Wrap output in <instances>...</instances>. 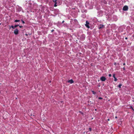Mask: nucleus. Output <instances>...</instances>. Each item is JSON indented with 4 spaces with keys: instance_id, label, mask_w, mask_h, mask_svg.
<instances>
[{
    "instance_id": "15",
    "label": "nucleus",
    "mask_w": 134,
    "mask_h": 134,
    "mask_svg": "<svg viewBox=\"0 0 134 134\" xmlns=\"http://www.w3.org/2000/svg\"><path fill=\"white\" fill-rule=\"evenodd\" d=\"M21 21L24 24L25 23L24 21L23 20H21Z\"/></svg>"
},
{
    "instance_id": "23",
    "label": "nucleus",
    "mask_w": 134,
    "mask_h": 134,
    "mask_svg": "<svg viewBox=\"0 0 134 134\" xmlns=\"http://www.w3.org/2000/svg\"><path fill=\"white\" fill-rule=\"evenodd\" d=\"M64 21H63L62 22V23H63L64 22Z\"/></svg>"
},
{
    "instance_id": "32",
    "label": "nucleus",
    "mask_w": 134,
    "mask_h": 134,
    "mask_svg": "<svg viewBox=\"0 0 134 134\" xmlns=\"http://www.w3.org/2000/svg\"><path fill=\"white\" fill-rule=\"evenodd\" d=\"M1 25V23H0V25Z\"/></svg>"
},
{
    "instance_id": "18",
    "label": "nucleus",
    "mask_w": 134,
    "mask_h": 134,
    "mask_svg": "<svg viewBox=\"0 0 134 134\" xmlns=\"http://www.w3.org/2000/svg\"><path fill=\"white\" fill-rule=\"evenodd\" d=\"M109 77H111V74H109Z\"/></svg>"
},
{
    "instance_id": "2",
    "label": "nucleus",
    "mask_w": 134,
    "mask_h": 134,
    "mask_svg": "<svg viewBox=\"0 0 134 134\" xmlns=\"http://www.w3.org/2000/svg\"><path fill=\"white\" fill-rule=\"evenodd\" d=\"M128 9V7L127 5L124 6L123 8V10L124 11H127Z\"/></svg>"
},
{
    "instance_id": "10",
    "label": "nucleus",
    "mask_w": 134,
    "mask_h": 134,
    "mask_svg": "<svg viewBox=\"0 0 134 134\" xmlns=\"http://www.w3.org/2000/svg\"><path fill=\"white\" fill-rule=\"evenodd\" d=\"M83 38H81V39L82 40H83L85 38V35H83Z\"/></svg>"
},
{
    "instance_id": "13",
    "label": "nucleus",
    "mask_w": 134,
    "mask_h": 134,
    "mask_svg": "<svg viewBox=\"0 0 134 134\" xmlns=\"http://www.w3.org/2000/svg\"><path fill=\"white\" fill-rule=\"evenodd\" d=\"M92 92L93 93V94H96V92H94V91H92Z\"/></svg>"
},
{
    "instance_id": "1",
    "label": "nucleus",
    "mask_w": 134,
    "mask_h": 134,
    "mask_svg": "<svg viewBox=\"0 0 134 134\" xmlns=\"http://www.w3.org/2000/svg\"><path fill=\"white\" fill-rule=\"evenodd\" d=\"M104 25L102 24H100L98 26V28L99 29H101L104 28Z\"/></svg>"
},
{
    "instance_id": "25",
    "label": "nucleus",
    "mask_w": 134,
    "mask_h": 134,
    "mask_svg": "<svg viewBox=\"0 0 134 134\" xmlns=\"http://www.w3.org/2000/svg\"><path fill=\"white\" fill-rule=\"evenodd\" d=\"M53 31H54V30H52L51 31L52 32Z\"/></svg>"
},
{
    "instance_id": "11",
    "label": "nucleus",
    "mask_w": 134,
    "mask_h": 134,
    "mask_svg": "<svg viewBox=\"0 0 134 134\" xmlns=\"http://www.w3.org/2000/svg\"><path fill=\"white\" fill-rule=\"evenodd\" d=\"M19 26V25H15L14 26L15 28H16Z\"/></svg>"
},
{
    "instance_id": "33",
    "label": "nucleus",
    "mask_w": 134,
    "mask_h": 134,
    "mask_svg": "<svg viewBox=\"0 0 134 134\" xmlns=\"http://www.w3.org/2000/svg\"><path fill=\"white\" fill-rule=\"evenodd\" d=\"M133 101H134V100H133Z\"/></svg>"
},
{
    "instance_id": "17",
    "label": "nucleus",
    "mask_w": 134,
    "mask_h": 134,
    "mask_svg": "<svg viewBox=\"0 0 134 134\" xmlns=\"http://www.w3.org/2000/svg\"><path fill=\"white\" fill-rule=\"evenodd\" d=\"M89 131H91V130H92L91 128H89Z\"/></svg>"
},
{
    "instance_id": "20",
    "label": "nucleus",
    "mask_w": 134,
    "mask_h": 134,
    "mask_svg": "<svg viewBox=\"0 0 134 134\" xmlns=\"http://www.w3.org/2000/svg\"><path fill=\"white\" fill-rule=\"evenodd\" d=\"M57 0H55L54 1H53V2H54L55 3V2H56Z\"/></svg>"
},
{
    "instance_id": "14",
    "label": "nucleus",
    "mask_w": 134,
    "mask_h": 134,
    "mask_svg": "<svg viewBox=\"0 0 134 134\" xmlns=\"http://www.w3.org/2000/svg\"><path fill=\"white\" fill-rule=\"evenodd\" d=\"M121 85H122L121 84H119V85L118 87L120 88L121 87Z\"/></svg>"
},
{
    "instance_id": "6",
    "label": "nucleus",
    "mask_w": 134,
    "mask_h": 134,
    "mask_svg": "<svg viewBox=\"0 0 134 134\" xmlns=\"http://www.w3.org/2000/svg\"><path fill=\"white\" fill-rule=\"evenodd\" d=\"M68 82L69 83H73L74 82H73V80L72 79H71V80H68Z\"/></svg>"
},
{
    "instance_id": "19",
    "label": "nucleus",
    "mask_w": 134,
    "mask_h": 134,
    "mask_svg": "<svg viewBox=\"0 0 134 134\" xmlns=\"http://www.w3.org/2000/svg\"><path fill=\"white\" fill-rule=\"evenodd\" d=\"M19 26L20 28H22V27H23V26H19Z\"/></svg>"
},
{
    "instance_id": "22",
    "label": "nucleus",
    "mask_w": 134,
    "mask_h": 134,
    "mask_svg": "<svg viewBox=\"0 0 134 134\" xmlns=\"http://www.w3.org/2000/svg\"><path fill=\"white\" fill-rule=\"evenodd\" d=\"M79 112L80 113H82V114L83 113L81 112V111H79Z\"/></svg>"
},
{
    "instance_id": "24",
    "label": "nucleus",
    "mask_w": 134,
    "mask_h": 134,
    "mask_svg": "<svg viewBox=\"0 0 134 134\" xmlns=\"http://www.w3.org/2000/svg\"><path fill=\"white\" fill-rule=\"evenodd\" d=\"M125 39L126 40V39H127V38L126 37L125 38Z\"/></svg>"
},
{
    "instance_id": "28",
    "label": "nucleus",
    "mask_w": 134,
    "mask_h": 134,
    "mask_svg": "<svg viewBox=\"0 0 134 134\" xmlns=\"http://www.w3.org/2000/svg\"><path fill=\"white\" fill-rule=\"evenodd\" d=\"M108 121H109V119H108Z\"/></svg>"
},
{
    "instance_id": "4",
    "label": "nucleus",
    "mask_w": 134,
    "mask_h": 134,
    "mask_svg": "<svg viewBox=\"0 0 134 134\" xmlns=\"http://www.w3.org/2000/svg\"><path fill=\"white\" fill-rule=\"evenodd\" d=\"M106 79L105 77L104 76L100 78V80L102 81H104Z\"/></svg>"
},
{
    "instance_id": "7",
    "label": "nucleus",
    "mask_w": 134,
    "mask_h": 134,
    "mask_svg": "<svg viewBox=\"0 0 134 134\" xmlns=\"http://www.w3.org/2000/svg\"><path fill=\"white\" fill-rule=\"evenodd\" d=\"M20 21L19 20H15L14 22H19Z\"/></svg>"
},
{
    "instance_id": "21",
    "label": "nucleus",
    "mask_w": 134,
    "mask_h": 134,
    "mask_svg": "<svg viewBox=\"0 0 134 134\" xmlns=\"http://www.w3.org/2000/svg\"><path fill=\"white\" fill-rule=\"evenodd\" d=\"M113 77L114 78V77H115V74H114L113 75Z\"/></svg>"
},
{
    "instance_id": "26",
    "label": "nucleus",
    "mask_w": 134,
    "mask_h": 134,
    "mask_svg": "<svg viewBox=\"0 0 134 134\" xmlns=\"http://www.w3.org/2000/svg\"><path fill=\"white\" fill-rule=\"evenodd\" d=\"M25 35H26V36H27V35H27V34H25Z\"/></svg>"
},
{
    "instance_id": "16",
    "label": "nucleus",
    "mask_w": 134,
    "mask_h": 134,
    "mask_svg": "<svg viewBox=\"0 0 134 134\" xmlns=\"http://www.w3.org/2000/svg\"><path fill=\"white\" fill-rule=\"evenodd\" d=\"M98 99H103V98L102 97H99L98 98Z\"/></svg>"
},
{
    "instance_id": "8",
    "label": "nucleus",
    "mask_w": 134,
    "mask_h": 134,
    "mask_svg": "<svg viewBox=\"0 0 134 134\" xmlns=\"http://www.w3.org/2000/svg\"><path fill=\"white\" fill-rule=\"evenodd\" d=\"M57 2H55V4L54 5V7H56L57 6Z\"/></svg>"
},
{
    "instance_id": "29",
    "label": "nucleus",
    "mask_w": 134,
    "mask_h": 134,
    "mask_svg": "<svg viewBox=\"0 0 134 134\" xmlns=\"http://www.w3.org/2000/svg\"><path fill=\"white\" fill-rule=\"evenodd\" d=\"M116 64V63H114V64L115 65Z\"/></svg>"
},
{
    "instance_id": "12",
    "label": "nucleus",
    "mask_w": 134,
    "mask_h": 134,
    "mask_svg": "<svg viewBox=\"0 0 134 134\" xmlns=\"http://www.w3.org/2000/svg\"><path fill=\"white\" fill-rule=\"evenodd\" d=\"M114 81H116L117 80V79L115 77H114Z\"/></svg>"
},
{
    "instance_id": "5",
    "label": "nucleus",
    "mask_w": 134,
    "mask_h": 134,
    "mask_svg": "<svg viewBox=\"0 0 134 134\" xmlns=\"http://www.w3.org/2000/svg\"><path fill=\"white\" fill-rule=\"evenodd\" d=\"M14 34H18V30L17 29H16L14 31Z\"/></svg>"
},
{
    "instance_id": "31",
    "label": "nucleus",
    "mask_w": 134,
    "mask_h": 134,
    "mask_svg": "<svg viewBox=\"0 0 134 134\" xmlns=\"http://www.w3.org/2000/svg\"><path fill=\"white\" fill-rule=\"evenodd\" d=\"M51 82V81H49V82Z\"/></svg>"
},
{
    "instance_id": "9",
    "label": "nucleus",
    "mask_w": 134,
    "mask_h": 134,
    "mask_svg": "<svg viewBox=\"0 0 134 134\" xmlns=\"http://www.w3.org/2000/svg\"><path fill=\"white\" fill-rule=\"evenodd\" d=\"M11 27L13 29H14V28H15V27H14V26L13 25H12L11 26ZM11 28V27L10 26V28Z\"/></svg>"
},
{
    "instance_id": "30",
    "label": "nucleus",
    "mask_w": 134,
    "mask_h": 134,
    "mask_svg": "<svg viewBox=\"0 0 134 134\" xmlns=\"http://www.w3.org/2000/svg\"><path fill=\"white\" fill-rule=\"evenodd\" d=\"M117 118V116L115 117V118Z\"/></svg>"
},
{
    "instance_id": "27",
    "label": "nucleus",
    "mask_w": 134,
    "mask_h": 134,
    "mask_svg": "<svg viewBox=\"0 0 134 134\" xmlns=\"http://www.w3.org/2000/svg\"><path fill=\"white\" fill-rule=\"evenodd\" d=\"M125 63H124L123 64V65H125Z\"/></svg>"
},
{
    "instance_id": "3",
    "label": "nucleus",
    "mask_w": 134,
    "mask_h": 134,
    "mask_svg": "<svg viewBox=\"0 0 134 134\" xmlns=\"http://www.w3.org/2000/svg\"><path fill=\"white\" fill-rule=\"evenodd\" d=\"M89 22L87 21H86V24H85V26L88 28H90V26L89 25Z\"/></svg>"
}]
</instances>
